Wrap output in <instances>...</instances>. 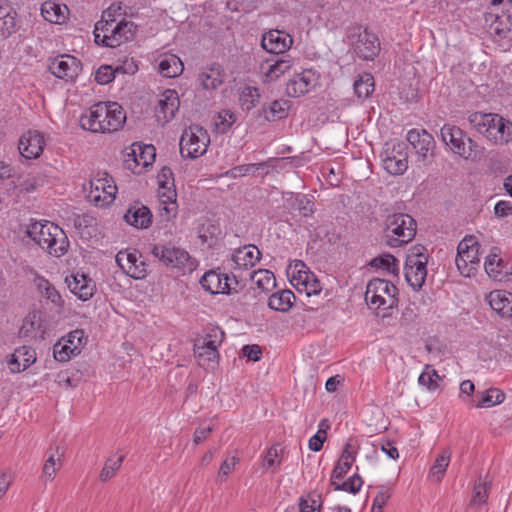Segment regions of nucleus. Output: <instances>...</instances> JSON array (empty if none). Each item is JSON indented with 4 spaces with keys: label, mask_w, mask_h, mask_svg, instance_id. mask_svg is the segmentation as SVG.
I'll use <instances>...</instances> for the list:
<instances>
[{
    "label": "nucleus",
    "mask_w": 512,
    "mask_h": 512,
    "mask_svg": "<svg viewBox=\"0 0 512 512\" xmlns=\"http://www.w3.org/2000/svg\"><path fill=\"white\" fill-rule=\"evenodd\" d=\"M26 235L55 257L64 255L69 247V241L64 231L49 221H34L30 223L27 227Z\"/></svg>",
    "instance_id": "obj_1"
},
{
    "label": "nucleus",
    "mask_w": 512,
    "mask_h": 512,
    "mask_svg": "<svg viewBox=\"0 0 512 512\" xmlns=\"http://www.w3.org/2000/svg\"><path fill=\"white\" fill-rule=\"evenodd\" d=\"M417 230L416 221L408 214H389L384 222L383 239L391 248L401 247L411 242Z\"/></svg>",
    "instance_id": "obj_2"
},
{
    "label": "nucleus",
    "mask_w": 512,
    "mask_h": 512,
    "mask_svg": "<svg viewBox=\"0 0 512 512\" xmlns=\"http://www.w3.org/2000/svg\"><path fill=\"white\" fill-rule=\"evenodd\" d=\"M440 134L442 141L462 158L476 161L483 156L484 148L459 127L446 124L441 128Z\"/></svg>",
    "instance_id": "obj_3"
},
{
    "label": "nucleus",
    "mask_w": 512,
    "mask_h": 512,
    "mask_svg": "<svg viewBox=\"0 0 512 512\" xmlns=\"http://www.w3.org/2000/svg\"><path fill=\"white\" fill-rule=\"evenodd\" d=\"M427 249L422 245H415L409 249L405 261V278L414 290H420L427 277L428 263Z\"/></svg>",
    "instance_id": "obj_4"
},
{
    "label": "nucleus",
    "mask_w": 512,
    "mask_h": 512,
    "mask_svg": "<svg viewBox=\"0 0 512 512\" xmlns=\"http://www.w3.org/2000/svg\"><path fill=\"white\" fill-rule=\"evenodd\" d=\"M397 293L398 289L392 282L374 278L367 284L365 301L374 309H379L380 307L389 309L397 304Z\"/></svg>",
    "instance_id": "obj_5"
},
{
    "label": "nucleus",
    "mask_w": 512,
    "mask_h": 512,
    "mask_svg": "<svg viewBox=\"0 0 512 512\" xmlns=\"http://www.w3.org/2000/svg\"><path fill=\"white\" fill-rule=\"evenodd\" d=\"M209 142V135L204 128L199 125H191L181 135L180 153L182 157L198 158L207 151Z\"/></svg>",
    "instance_id": "obj_6"
},
{
    "label": "nucleus",
    "mask_w": 512,
    "mask_h": 512,
    "mask_svg": "<svg viewBox=\"0 0 512 512\" xmlns=\"http://www.w3.org/2000/svg\"><path fill=\"white\" fill-rule=\"evenodd\" d=\"M151 253L167 267L177 268L184 272H192L196 268V263L189 253L180 247L154 245Z\"/></svg>",
    "instance_id": "obj_7"
},
{
    "label": "nucleus",
    "mask_w": 512,
    "mask_h": 512,
    "mask_svg": "<svg viewBox=\"0 0 512 512\" xmlns=\"http://www.w3.org/2000/svg\"><path fill=\"white\" fill-rule=\"evenodd\" d=\"M479 248L480 245L473 236H466L459 242L455 263L463 276L470 277L477 270L480 262Z\"/></svg>",
    "instance_id": "obj_8"
},
{
    "label": "nucleus",
    "mask_w": 512,
    "mask_h": 512,
    "mask_svg": "<svg viewBox=\"0 0 512 512\" xmlns=\"http://www.w3.org/2000/svg\"><path fill=\"white\" fill-rule=\"evenodd\" d=\"M381 158L383 167L389 174H403L408 168L407 144L404 142L386 143Z\"/></svg>",
    "instance_id": "obj_9"
},
{
    "label": "nucleus",
    "mask_w": 512,
    "mask_h": 512,
    "mask_svg": "<svg viewBox=\"0 0 512 512\" xmlns=\"http://www.w3.org/2000/svg\"><path fill=\"white\" fill-rule=\"evenodd\" d=\"M107 177L90 181V191L87 194L89 201L97 206H105L115 199L117 187Z\"/></svg>",
    "instance_id": "obj_10"
},
{
    "label": "nucleus",
    "mask_w": 512,
    "mask_h": 512,
    "mask_svg": "<svg viewBox=\"0 0 512 512\" xmlns=\"http://www.w3.org/2000/svg\"><path fill=\"white\" fill-rule=\"evenodd\" d=\"M48 67L54 76L66 81L74 80L82 70L80 61L67 54L52 59Z\"/></svg>",
    "instance_id": "obj_11"
},
{
    "label": "nucleus",
    "mask_w": 512,
    "mask_h": 512,
    "mask_svg": "<svg viewBox=\"0 0 512 512\" xmlns=\"http://www.w3.org/2000/svg\"><path fill=\"white\" fill-rule=\"evenodd\" d=\"M99 110L102 108L103 116L100 120L103 126V133L118 131L126 121V113L117 102H99Z\"/></svg>",
    "instance_id": "obj_12"
},
{
    "label": "nucleus",
    "mask_w": 512,
    "mask_h": 512,
    "mask_svg": "<svg viewBox=\"0 0 512 512\" xmlns=\"http://www.w3.org/2000/svg\"><path fill=\"white\" fill-rule=\"evenodd\" d=\"M293 44V38L283 30L271 29L264 33L261 46L271 54H284Z\"/></svg>",
    "instance_id": "obj_13"
},
{
    "label": "nucleus",
    "mask_w": 512,
    "mask_h": 512,
    "mask_svg": "<svg viewBox=\"0 0 512 512\" xmlns=\"http://www.w3.org/2000/svg\"><path fill=\"white\" fill-rule=\"evenodd\" d=\"M233 282L236 285L238 284L236 276L231 278L227 274H219L213 270L206 272L200 279V284L203 289L212 294L229 293L231 290L235 289L232 286Z\"/></svg>",
    "instance_id": "obj_14"
},
{
    "label": "nucleus",
    "mask_w": 512,
    "mask_h": 512,
    "mask_svg": "<svg viewBox=\"0 0 512 512\" xmlns=\"http://www.w3.org/2000/svg\"><path fill=\"white\" fill-rule=\"evenodd\" d=\"M318 76L312 70H304L295 74L286 85V94L289 97H300L316 86Z\"/></svg>",
    "instance_id": "obj_15"
},
{
    "label": "nucleus",
    "mask_w": 512,
    "mask_h": 512,
    "mask_svg": "<svg viewBox=\"0 0 512 512\" xmlns=\"http://www.w3.org/2000/svg\"><path fill=\"white\" fill-rule=\"evenodd\" d=\"M293 66V60L290 56H282L276 59H267L261 66L263 81L270 83L278 80L282 75L289 72Z\"/></svg>",
    "instance_id": "obj_16"
},
{
    "label": "nucleus",
    "mask_w": 512,
    "mask_h": 512,
    "mask_svg": "<svg viewBox=\"0 0 512 512\" xmlns=\"http://www.w3.org/2000/svg\"><path fill=\"white\" fill-rule=\"evenodd\" d=\"M355 52L364 60H373L380 52L378 37L367 29L359 32L357 42L355 43Z\"/></svg>",
    "instance_id": "obj_17"
},
{
    "label": "nucleus",
    "mask_w": 512,
    "mask_h": 512,
    "mask_svg": "<svg viewBox=\"0 0 512 512\" xmlns=\"http://www.w3.org/2000/svg\"><path fill=\"white\" fill-rule=\"evenodd\" d=\"M408 142L416 150L419 157L425 160L428 156L433 155L435 141L433 136L426 130L412 129L407 134Z\"/></svg>",
    "instance_id": "obj_18"
},
{
    "label": "nucleus",
    "mask_w": 512,
    "mask_h": 512,
    "mask_svg": "<svg viewBox=\"0 0 512 512\" xmlns=\"http://www.w3.org/2000/svg\"><path fill=\"white\" fill-rule=\"evenodd\" d=\"M43 148L44 138L38 131H29L19 140V152L26 159L38 158L43 152Z\"/></svg>",
    "instance_id": "obj_19"
},
{
    "label": "nucleus",
    "mask_w": 512,
    "mask_h": 512,
    "mask_svg": "<svg viewBox=\"0 0 512 512\" xmlns=\"http://www.w3.org/2000/svg\"><path fill=\"white\" fill-rule=\"evenodd\" d=\"M261 258V252L252 244L245 245L242 248L236 249L232 254L230 261L231 267L238 270H246L256 265Z\"/></svg>",
    "instance_id": "obj_20"
},
{
    "label": "nucleus",
    "mask_w": 512,
    "mask_h": 512,
    "mask_svg": "<svg viewBox=\"0 0 512 512\" xmlns=\"http://www.w3.org/2000/svg\"><path fill=\"white\" fill-rule=\"evenodd\" d=\"M180 101L178 93L175 90H166L159 99L156 107V116L158 120L167 123L174 118L179 109Z\"/></svg>",
    "instance_id": "obj_21"
},
{
    "label": "nucleus",
    "mask_w": 512,
    "mask_h": 512,
    "mask_svg": "<svg viewBox=\"0 0 512 512\" xmlns=\"http://www.w3.org/2000/svg\"><path fill=\"white\" fill-rule=\"evenodd\" d=\"M65 282L70 291L82 301L89 300L94 294L95 284L84 274L76 273L66 277Z\"/></svg>",
    "instance_id": "obj_22"
},
{
    "label": "nucleus",
    "mask_w": 512,
    "mask_h": 512,
    "mask_svg": "<svg viewBox=\"0 0 512 512\" xmlns=\"http://www.w3.org/2000/svg\"><path fill=\"white\" fill-rule=\"evenodd\" d=\"M36 361V352L29 346H21L15 349L8 359V366L12 373L26 370Z\"/></svg>",
    "instance_id": "obj_23"
},
{
    "label": "nucleus",
    "mask_w": 512,
    "mask_h": 512,
    "mask_svg": "<svg viewBox=\"0 0 512 512\" xmlns=\"http://www.w3.org/2000/svg\"><path fill=\"white\" fill-rule=\"evenodd\" d=\"M490 307L502 318L512 317V294L505 290H494L487 296Z\"/></svg>",
    "instance_id": "obj_24"
},
{
    "label": "nucleus",
    "mask_w": 512,
    "mask_h": 512,
    "mask_svg": "<svg viewBox=\"0 0 512 512\" xmlns=\"http://www.w3.org/2000/svg\"><path fill=\"white\" fill-rule=\"evenodd\" d=\"M123 218L129 225L138 229H145L152 222V213L148 207L136 203L128 208Z\"/></svg>",
    "instance_id": "obj_25"
},
{
    "label": "nucleus",
    "mask_w": 512,
    "mask_h": 512,
    "mask_svg": "<svg viewBox=\"0 0 512 512\" xmlns=\"http://www.w3.org/2000/svg\"><path fill=\"white\" fill-rule=\"evenodd\" d=\"M136 26L133 22L127 20H121L115 22L111 31L110 47L115 48L120 46L123 42L131 40L134 37Z\"/></svg>",
    "instance_id": "obj_26"
},
{
    "label": "nucleus",
    "mask_w": 512,
    "mask_h": 512,
    "mask_svg": "<svg viewBox=\"0 0 512 512\" xmlns=\"http://www.w3.org/2000/svg\"><path fill=\"white\" fill-rule=\"evenodd\" d=\"M123 258L126 259L127 268L126 273L134 279H141L146 276V265L143 261H139L137 252H123L120 251L116 255V262H120Z\"/></svg>",
    "instance_id": "obj_27"
},
{
    "label": "nucleus",
    "mask_w": 512,
    "mask_h": 512,
    "mask_svg": "<svg viewBox=\"0 0 512 512\" xmlns=\"http://www.w3.org/2000/svg\"><path fill=\"white\" fill-rule=\"evenodd\" d=\"M223 70L219 64H213L204 68L199 74L198 80L206 90L218 88L223 83Z\"/></svg>",
    "instance_id": "obj_28"
},
{
    "label": "nucleus",
    "mask_w": 512,
    "mask_h": 512,
    "mask_svg": "<svg viewBox=\"0 0 512 512\" xmlns=\"http://www.w3.org/2000/svg\"><path fill=\"white\" fill-rule=\"evenodd\" d=\"M128 157H131L132 161L136 165L147 167L151 165L156 157L155 147L153 145H142L139 143L132 144L131 152L128 153Z\"/></svg>",
    "instance_id": "obj_29"
},
{
    "label": "nucleus",
    "mask_w": 512,
    "mask_h": 512,
    "mask_svg": "<svg viewBox=\"0 0 512 512\" xmlns=\"http://www.w3.org/2000/svg\"><path fill=\"white\" fill-rule=\"evenodd\" d=\"M112 14L109 11L104 12L102 19L95 24L94 38L97 44L110 47L111 31L115 23V19L111 18Z\"/></svg>",
    "instance_id": "obj_30"
},
{
    "label": "nucleus",
    "mask_w": 512,
    "mask_h": 512,
    "mask_svg": "<svg viewBox=\"0 0 512 512\" xmlns=\"http://www.w3.org/2000/svg\"><path fill=\"white\" fill-rule=\"evenodd\" d=\"M507 264L503 261L499 255L492 251L485 260L484 268L489 277L497 281H502L507 277V271H505Z\"/></svg>",
    "instance_id": "obj_31"
},
{
    "label": "nucleus",
    "mask_w": 512,
    "mask_h": 512,
    "mask_svg": "<svg viewBox=\"0 0 512 512\" xmlns=\"http://www.w3.org/2000/svg\"><path fill=\"white\" fill-rule=\"evenodd\" d=\"M101 116H103V112L102 109L99 110V104L97 103L80 117V126L84 130H88L93 133H103V126L100 120Z\"/></svg>",
    "instance_id": "obj_32"
},
{
    "label": "nucleus",
    "mask_w": 512,
    "mask_h": 512,
    "mask_svg": "<svg viewBox=\"0 0 512 512\" xmlns=\"http://www.w3.org/2000/svg\"><path fill=\"white\" fill-rule=\"evenodd\" d=\"M16 12L8 4L0 3V38H6L16 31Z\"/></svg>",
    "instance_id": "obj_33"
},
{
    "label": "nucleus",
    "mask_w": 512,
    "mask_h": 512,
    "mask_svg": "<svg viewBox=\"0 0 512 512\" xmlns=\"http://www.w3.org/2000/svg\"><path fill=\"white\" fill-rule=\"evenodd\" d=\"M287 274L290 278L291 284L297 289L301 287L307 279L312 277V272L308 270L304 262L295 260L289 265Z\"/></svg>",
    "instance_id": "obj_34"
},
{
    "label": "nucleus",
    "mask_w": 512,
    "mask_h": 512,
    "mask_svg": "<svg viewBox=\"0 0 512 512\" xmlns=\"http://www.w3.org/2000/svg\"><path fill=\"white\" fill-rule=\"evenodd\" d=\"M295 295L291 290H281L269 297L268 306L272 310L286 312L292 305Z\"/></svg>",
    "instance_id": "obj_35"
},
{
    "label": "nucleus",
    "mask_w": 512,
    "mask_h": 512,
    "mask_svg": "<svg viewBox=\"0 0 512 512\" xmlns=\"http://www.w3.org/2000/svg\"><path fill=\"white\" fill-rule=\"evenodd\" d=\"M67 10V6L64 5L61 7L59 4L52 1L44 2L41 6V14L43 18L46 21L55 24H60L65 21V12Z\"/></svg>",
    "instance_id": "obj_36"
},
{
    "label": "nucleus",
    "mask_w": 512,
    "mask_h": 512,
    "mask_svg": "<svg viewBox=\"0 0 512 512\" xmlns=\"http://www.w3.org/2000/svg\"><path fill=\"white\" fill-rule=\"evenodd\" d=\"M184 70V65L176 55L164 57L159 63V72L167 78L179 76Z\"/></svg>",
    "instance_id": "obj_37"
},
{
    "label": "nucleus",
    "mask_w": 512,
    "mask_h": 512,
    "mask_svg": "<svg viewBox=\"0 0 512 512\" xmlns=\"http://www.w3.org/2000/svg\"><path fill=\"white\" fill-rule=\"evenodd\" d=\"M499 120L496 113L472 112L468 115V122L473 129L483 136L490 127V122Z\"/></svg>",
    "instance_id": "obj_38"
},
{
    "label": "nucleus",
    "mask_w": 512,
    "mask_h": 512,
    "mask_svg": "<svg viewBox=\"0 0 512 512\" xmlns=\"http://www.w3.org/2000/svg\"><path fill=\"white\" fill-rule=\"evenodd\" d=\"M194 354L198 364L205 369L214 368L218 363L219 352L217 349L194 346Z\"/></svg>",
    "instance_id": "obj_39"
},
{
    "label": "nucleus",
    "mask_w": 512,
    "mask_h": 512,
    "mask_svg": "<svg viewBox=\"0 0 512 512\" xmlns=\"http://www.w3.org/2000/svg\"><path fill=\"white\" fill-rule=\"evenodd\" d=\"M289 195L290 198H287V201L293 209L298 210L305 217L314 213V203L306 195L300 193H289Z\"/></svg>",
    "instance_id": "obj_40"
},
{
    "label": "nucleus",
    "mask_w": 512,
    "mask_h": 512,
    "mask_svg": "<svg viewBox=\"0 0 512 512\" xmlns=\"http://www.w3.org/2000/svg\"><path fill=\"white\" fill-rule=\"evenodd\" d=\"M289 102L286 100H275L268 108L262 109V115L267 121L283 119L287 116Z\"/></svg>",
    "instance_id": "obj_41"
},
{
    "label": "nucleus",
    "mask_w": 512,
    "mask_h": 512,
    "mask_svg": "<svg viewBox=\"0 0 512 512\" xmlns=\"http://www.w3.org/2000/svg\"><path fill=\"white\" fill-rule=\"evenodd\" d=\"M353 87L359 99H366L374 91V78L370 73H363L355 80Z\"/></svg>",
    "instance_id": "obj_42"
},
{
    "label": "nucleus",
    "mask_w": 512,
    "mask_h": 512,
    "mask_svg": "<svg viewBox=\"0 0 512 512\" xmlns=\"http://www.w3.org/2000/svg\"><path fill=\"white\" fill-rule=\"evenodd\" d=\"M451 459V451L449 448H446L442 451V453L436 458L433 466L430 469L429 477L439 482L445 475L446 469L449 465Z\"/></svg>",
    "instance_id": "obj_43"
},
{
    "label": "nucleus",
    "mask_w": 512,
    "mask_h": 512,
    "mask_svg": "<svg viewBox=\"0 0 512 512\" xmlns=\"http://www.w3.org/2000/svg\"><path fill=\"white\" fill-rule=\"evenodd\" d=\"M250 279L256 286L263 290L268 291L270 288H273L276 284L274 274L266 269H259L257 271H253L250 274Z\"/></svg>",
    "instance_id": "obj_44"
},
{
    "label": "nucleus",
    "mask_w": 512,
    "mask_h": 512,
    "mask_svg": "<svg viewBox=\"0 0 512 512\" xmlns=\"http://www.w3.org/2000/svg\"><path fill=\"white\" fill-rule=\"evenodd\" d=\"M505 399V393L498 388H490L486 390L479 402L476 404L478 408L492 407L501 404Z\"/></svg>",
    "instance_id": "obj_45"
},
{
    "label": "nucleus",
    "mask_w": 512,
    "mask_h": 512,
    "mask_svg": "<svg viewBox=\"0 0 512 512\" xmlns=\"http://www.w3.org/2000/svg\"><path fill=\"white\" fill-rule=\"evenodd\" d=\"M54 358L59 362L68 361L71 356L80 354V349L77 345L71 347L69 344L64 342V338L58 341L53 347Z\"/></svg>",
    "instance_id": "obj_46"
},
{
    "label": "nucleus",
    "mask_w": 512,
    "mask_h": 512,
    "mask_svg": "<svg viewBox=\"0 0 512 512\" xmlns=\"http://www.w3.org/2000/svg\"><path fill=\"white\" fill-rule=\"evenodd\" d=\"M35 285L42 296L50 300L52 303L60 305L61 296L58 291L43 277L35 278Z\"/></svg>",
    "instance_id": "obj_47"
},
{
    "label": "nucleus",
    "mask_w": 512,
    "mask_h": 512,
    "mask_svg": "<svg viewBox=\"0 0 512 512\" xmlns=\"http://www.w3.org/2000/svg\"><path fill=\"white\" fill-rule=\"evenodd\" d=\"M397 259L391 254H383L371 260L372 267L381 268L389 273L397 275L399 272Z\"/></svg>",
    "instance_id": "obj_48"
},
{
    "label": "nucleus",
    "mask_w": 512,
    "mask_h": 512,
    "mask_svg": "<svg viewBox=\"0 0 512 512\" xmlns=\"http://www.w3.org/2000/svg\"><path fill=\"white\" fill-rule=\"evenodd\" d=\"M56 453L57 458H55L54 454H51L43 466V477L50 481L56 476L57 471L61 467V458L64 456L63 452L59 453V447L56 448Z\"/></svg>",
    "instance_id": "obj_49"
},
{
    "label": "nucleus",
    "mask_w": 512,
    "mask_h": 512,
    "mask_svg": "<svg viewBox=\"0 0 512 512\" xmlns=\"http://www.w3.org/2000/svg\"><path fill=\"white\" fill-rule=\"evenodd\" d=\"M282 452L283 449L279 445L270 447L264 456L263 467L273 472L277 471L281 464L280 454Z\"/></svg>",
    "instance_id": "obj_50"
},
{
    "label": "nucleus",
    "mask_w": 512,
    "mask_h": 512,
    "mask_svg": "<svg viewBox=\"0 0 512 512\" xmlns=\"http://www.w3.org/2000/svg\"><path fill=\"white\" fill-rule=\"evenodd\" d=\"M124 460V456L121 455L114 458H108L104 464V467L102 468L100 472V480L102 482L109 481L112 477H114L115 473L120 469L122 462Z\"/></svg>",
    "instance_id": "obj_51"
},
{
    "label": "nucleus",
    "mask_w": 512,
    "mask_h": 512,
    "mask_svg": "<svg viewBox=\"0 0 512 512\" xmlns=\"http://www.w3.org/2000/svg\"><path fill=\"white\" fill-rule=\"evenodd\" d=\"M440 379L437 371L427 364L418 378L420 385L427 387L429 390H435L438 386L437 381Z\"/></svg>",
    "instance_id": "obj_52"
},
{
    "label": "nucleus",
    "mask_w": 512,
    "mask_h": 512,
    "mask_svg": "<svg viewBox=\"0 0 512 512\" xmlns=\"http://www.w3.org/2000/svg\"><path fill=\"white\" fill-rule=\"evenodd\" d=\"M259 92L255 87H245L240 95V102L243 109L251 110L259 103Z\"/></svg>",
    "instance_id": "obj_53"
},
{
    "label": "nucleus",
    "mask_w": 512,
    "mask_h": 512,
    "mask_svg": "<svg viewBox=\"0 0 512 512\" xmlns=\"http://www.w3.org/2000/svg\"><path fill=\"white\" fill-rule=\"evenodd\" d=\"M495 136L497 144H505L512 140V123L501 116V121L496 126Z\"/></svg>",
    "instance_id": "obj_54"
},
{
    "label": "nucleus",
    "mask_w": 512,
    "mask_h": 512,
    "mask_svg": "<svg viewBox=\"0 0 512 512\" xmlns=\"http://www.w3.org/2000/svg\"><path fill=\"white\" fill-rule=\"evenodd\" d=\"M212 336L214 340H206L205 338L197 339L194 346H203V348L209 347L218 350V346H220L224 339V332L219 327H212Z\"/></svg>",
    "instance_id": "obj_55"
},
{
    "label": "nucleus",
    "mask_w": 512,
    "mask_h": 512,
    "mask_svg": "<svg viewBox=\"0 0 512 512\" xmlns=\"http://www.w3.org/2000/svg\"><path fill=\"white\" fill-rule=\"evenodd\" d=\"M363 480L362 478L355 474L354 476L350 477L347 481H344L342 483H335L332 484L335 488V490H342L347 491L352 494H356L362 487Z\"/></svg>",
    "instance_id": "obj_56"
},
{
    "label": "nucleus",
    "mask_w": 512,
    "mask_h": 512,
    "mask_svg": "<svg viewBox=\"0 0 512 512\" xmlns=\"http://www.w3.org/2000/svg\"><path fill=\"white\" fill-rule=\"evenodd\" d=\"M321 290L322 285L313 273L312 277L307 279V281L301 287H299V289H297L299 293H305L307 297L317 295L321 292Z\"/></svg>",
    "instance_id": "obj_57"
},
{
    "label": "nucleus",
    "mask_w": 512,
    "mask_h": 512,
    "mask_svg": "<svg viewBox=\"0 0 512 512\" xmlns=\"http://www.w3.org/2000/svg\"><path fill=\"white\" fill-rule=\"evenodd\" d=\"M264 166L265 163L239 165L227 171L226 175H228L231 178L242 177L253 172L254 169L262 168Z\"/></svg>",
    "instance_id": "obj_58"
},
{
    "label": "nucleus",
    "mask_w": 512,
    "mask_h": 512,
    "mask_svg": "<svg viewBox=\"0 0 512 512\" xmlns=\"http://www.w3.org/2000/svg\"><path fill=\"white\" fill-rule=\"evenodd\" d=\"M116 72L111 66H101L95 73V80L101 85L108 84L114 79Z\"/></svg>",
    "instance_id": "obj_59"
},
{
    "label": "nucleus",
    "mask_w": 512,
    "mask_h": 512,
    "mask_svg": "<svg viewBox=\"0 0 512 512\" xmlns=\"http://www.w3.org/2000/svg\"><path fill=\"white\" fill-rule=\"evenodd\" d=\"M488 490L489 487L488 483L486 482L475 484L473 489L472 503H485L488 498Z\"/></svg>",
    "instance_id": "obj_60"
},
{
    "label": "nucleus",
    "mask_w": 512,
    "mask_h": 512,
    "mask_svg": "<svg viewBox=\"0 0 512 512\" xmlns=\"http://www.w3.org/2000/svg\"><path fill=\"white\" fill-rule=\"evenodd\" d=\"M237 463H239V458L236 456L231 457V459H226L220 466L218 479L224 481Z\"/></svg>",
    "instance_id": "obj_61"
},
{
    "label": "nucleus",
    "mask_w": 512,
    "mask_h": 512,
    "mask_svg": "<svg viewBox=\"0 0 512 512\" xmlns=\"http://www.w3.org/2000/svg\"><path fill=\"white\" fill-rule=\"evenodd\" d=\"M326 440V431L325 429H319V431L310 438L309 440V448L312 451H320L323 447V443Z\"/></svg>",
    "instance_id": "obj_62"
},
{
    "label": "nucleus",
    "mask_w": 512,
    "mask_h": 512,
    "mask_svg": "<svg viewBox=\"0 0 512 512\" xmlns=\"http://www.w3.org/2000/svg\"><path fill=\"white\" fill-rule=\"evenodd\" d=\"M158 194H159L160 201L163 204H166V203H170L172 205L175 204L177 193H176V190L174 188H172V187H170L168 185H166L165 189H161L159 187Z\"/></svg>",
    "instance_id": "obj_63"
},
{
    "label": "nucleus",
    "mask_w": 512,
    "mask_h": 512,
    "mask_svg": "<svg viewBox=\"0 0 512 512\" xmlns=\"http://www.w3.org/2000/svg\"><path fill=\"white\" fill-rule=\"evenodd\" d=\"M494 213L499 218L512 216V204L509 201H498L494 207Z\"/></svg>",
    "instance_id": "obj_64"
}]
</instances>
